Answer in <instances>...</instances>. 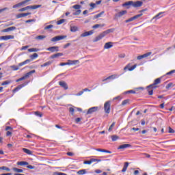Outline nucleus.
Listing matches in <instances>:
<instances>
[{
	"mask_svg": "<svg viewBox=\"0 0 175 175\" xmlns=\"http://www.w3.org/2000/svg\"><path fill=\"white\" fill-rule=\"evenodd\" d=\"M73 9H75V10H79V9L81 8V5L77 4L72 6Z\"/></svg>",
	"mask_w": 175,
	"mask_h": 175,
	"instance_id": "obj_47",
	"label": "nucleus"
},
{
	"mask_svg": "<svg viewBox=\"0 0 175 175\" xmlns=\"http://www.w3.org/2000/svg\"><path fill=\"white\" fill-rule=\"evenodd\" d=\"M29 53H36L39 51V49L37 48H31L28 49Z\"/></svg>",
	"mask_w": 175,
	"mask_h": 175,
	"instance_id": "obj_35",
	"label": "nucleus"
},
{
	"mask_svg": "<svg viewBox=\"0 0 175 175\" xmlns=\"http://www.w3.org/2000/svg\"><path fill=\"white\" fill-rule=\"evenodd\" d=\"M128 166H129V162H125L124 167L122 170V173H125L126 172V169H128Z\"/></svg>",
	"mask_w": 175,
	"mask_h": 175,
	"instance_id": "obj_29",
	"label": "nucleus"
},
{
	"mask_svg": "<svg viewBox=\"0 0 175 175\" xmlns=\"http://www.w3.org/2000/svg\"><path fill=\"white\" fill-rule=\"evenodd\" d=\"M36 70H32L31 71H29V72L26 73L25 76L19 78L16 80V83H18V81H23V80H26V79H28L31 76V75H33V73H36Z\"/></svg>",
	"mask_w": 175,
	"mask_h": 175,
	"instance_id": "obj_5",
	"label": "nucleus"
},
{
	"mask_svg": "<svg viewBox=\"0 0 175 175\" xmlns=\"http://www.w3.org/2000/svg\"><path fill=\"white\" fill-rule=\"evenodd\" d=\"M28 9H31V5L25 7V8H21V9L19 10V12H25V10H28Z\"/></svg>",
	"mask_w": 175,
	"mask_h": 175,
	"instance_id": "obj_37",
	"label": "nucleus"
},
{
	"mask_svg": "<svg viewBox=\"0 0 175 175\" xmlns=\"http://www.w3.org/2000/svg\"><path fill=\"white\" fill-rule=\"evenodd\" d=\"M158 84H161V78H157L154 81V83L150 85V87H154V88H158Z\"/></svg>",
	"mask_w": 175,
	"mask_h": 175,
	"instance_id": "obj_13",
	"label": "nucleus"
},
{
	"mask_svg": "<svg viewBox=\"0 0 175 175\" xmlns=\"http://www.w3.org/2000/svg\"><path fill=\"white\" fill-rule=\"evenodd\" d=\"M63 39H66V36H57L52 38L51 41L52 42H58L59 40H63Z\"/></svg>",
	"mask_w": 175,
	"mask_h": 175,
	"instance_id": "obj_6",
	"label": "nucleus"
},
{
	"mask_svg": "<svg viewBox=\"0 0 175 175\" xmlns=\"http://www.w3.org/2000/svg\"><path fill=\"white\" fill-rule=\"evenodd\" d=\"M156 88H154V86H151V85H148L147 87V91H148V95L151 96L154 94V90H155Z\"/></svg>",
	"mask_w": 175,
	"mask_h": 175,
	"instance_id": "obj_16",
	"label": "nucleus"
},
{
	"mask_svg": "<svg viewBox=\"0 0 175 175\" xmlns=\"http://www.w3.org/2000/svg\"><path fill=\"white\" fill-rule=\"evenodd\" d=\"M12 170L16 174L23 173L24 171L22 169L13 167Z\"/></svg>",
	"mask_w": 175,
	"mask_h": 175,
	"instance_id": "obj_32",
	"label": "nucleus"
},
{
	"mask_svg": "<svg viewBox=\"0 0 175 175\" xmlns=\"http://www.w3.org/2000/svg\"><path fill=\"white\" fill-rule=\"evenodd\" d=\"M100 159H91L90 160L88 161H85L83 162L84 165H91V163H94V162H100Z\"/></svg>",
	"mask_w": 175,
	"mask_h": 175,
	"instance_id": "obj_9",
	"label": "nucleus"
},
{
	"mask_svg": "<svg viewBox=\"0 0 175 175\" xmlns=\"http://www.w3.org/2000/svg\"><path fill=\"white\" fill-rule=\"evenodd\" d=\"M77 173V174H79V175L86 174L87 170H80Z\"/></svg>",
	"mask_w": 175,
	"mask_h": 175,
	"instance_id": "obj_34",
	"label": "nucleus"
},
{
	"mask_svg": "<svg viewBox=\"0 0 175 175\" xmlns=\"http://www.w3.org/2000/svg\"><path fill=\"white\" fill-rule=\"evenodd\" d=\"M163 13H165L164 12H159V14H157L156 16H154L152 19H155L156 20H158V18H159V16H161V14H163Z\"/></svg>",
	"mask_w": 175,
	"mask_h": 175,
	"instance_id": "obj_40",
	"label": "nucleus"
},
{
	"mask_svg": "<svg viewBox=\"0 0 175 175\" xmlns=\"http://www.w3.org/2000/svg\"><path fill=\"white\" fill-rule=\"evenodd\" d=\"M123 8H125L127 6V9H129V6H133V1H129L128 2H125L122 4Z\"/></svg>",
	"mask_w": 175,
	"mask_h": 175,
	"instance_id": "obj_24",
	"label": "nucleus"
},
{
	"mask_svg": "<svg viewBox=\"0 0 175 175\" xmlns=\"http://www.w3.org/2000/svg\"><path fill=\"white\" fill-rule=\"evenodd\" d=\"M142 16H143L142 13L133 16V18H134V20H137V18H139V17H142Z\"/></svg>",
	"mask_w": 175,
	"mask_h": 175,
	"instance_id": "obj_50",
	"label": "nucleus"
},
{
	"mask_svg": "<svg viewBox=\"0 0 175 175\" xmlns=\"http://www.w3.org/2000/svg\"><path fill=\"white\" fill-rule=\"evenodd\" d=\"M134 20H135V19L133 18V17H131V18H130L126 20V21H125V23H131V22H132V21H133Z\"/></svg>",
	"mask_w": 175,
	"mask_h": 175,
	"instance_id": "obj_60",
	"label": "nucleus"
},
{
	"mask_svg": "<svg viewBox=\"0 0 175 175\" xmlns=\"http://www.w3.org/2000/svg\"><path fill=\"white\" fill-rule=\"evenodd\" d=\"M105 12H101L99 14L94 16L95 18H99V17H102V14H103Z\"/></svg>",
	"mask_w": 175,
	"mask_h": 175,
	"instance_id": "obj_49",
	"label": "nucleus"
},
{
	"mask_svg": "<svg viewBox=\"0 0 175 175\" xmlns=\"http://www.w3.org/2000/svg\"><path fill=\"white\" fill-rule=\"evenodd\" d=\"M172 85H173V83H168V84L166 85L165 88H166L167 90H169V88H170V87H172Z\"/></svg>",
	"mask_w": 175,
	"mask_h": 175,
	"instance_id": "obj_64",
	"label": "nucleus"
},
{
	"mask_svg": "<svg viewBox=\"0 0 175 175\" xmlns=\"http://www.w3.org/2000/svg\"><path fill=\"white\" fill-rule=\"evenodd\" d=\"M38 40H43V39H46V36H38L36 38Z\"/></svg>",
	"mask_w": 175,
	"mask_h": 175,
	"instance_id": "obj_43",
	"label": "nucleus"
},
{
	"mask_svg": "<svg viewBox=\"0 0 175 175\" xmlns=\"http://www.w3.org/2000/svg\"><path fill=\"white\" fill-rule=\"evenodd\" d=\"M111 109V101H106L104 104V111L106 114H110V110Z\"/></svg>",
	"mask_w": 175,
	"mask_h": 175,
	"instance_id": "obj_3",
	"label": "nucleus"
},
{
	"mask_svg": "<svg viewBox=\"0 0 175 175\" xmlns=\"http://www.w3.org/2000/svg\"><path fill=\"white\" fill-rule=\"evenodd\" d=\"M126 94H136V92L134 90H129L126 92Z\"/></svg>",
	"mask_w": 175,
	"mask_h": 175,
	"instance_id": "obj_63",
	"label": "nucleus"
},
{
	"mask_svg": "<svg viewBox=\"0 0 175 175\" xmlns=\"http://www.w3.org/2000/svg\"><path fill=\"white\" fill-rule=\"evenodd\" d=\"M151 54H152V52H148L144 55H139L137 57V59H143V58H147V57H150V55H151Z\"/></svg>",
	"mask_w": 175,
	"mask_h": 175,
	"instance_id": "obj_15",
	"label": "nucleus"
},
{
	"mask_svg": "<svg viewBox=\"0 0 175 175\" xmlns=\"http://www.w3.org/2000/svg\"><path fill=\"white\" fill-rule=\"evenodd\" d=\"M10 39H14V36L8 35L0 36V40H10Z\"/></svg>",
	"mask_w": 175,
	"mask_h": 175,
	"instance_id": "obj_11",
	"label": "nucleus"
},
{
	"mask_svg": "<svg viewBox=\"0 0 175 175\" xmlns=\"http://www.w3.org/2000/svg\"><path fill=\"white\" fill-rule=\"evenodd\" d=\"M64 23H65V19H61L57 21V25H61V24H64Z\"/></svg>",
	"mask_w": 175,
	"mask_h": 175,
	"instance_id": "obj_53",
	"label": "nucleus"
},
{
	"mask_svg": "<svg viewBox=\"0 0 175 175\" xmlns=\"http://www.w3.org/2000/svg\"><path fill=\"white\" fill-rule=\"evenodd\" d=\"M31 1H32V0H25V1H21V3H22V5L23 6H25V5H29V3H28L29 2H31Z\"/></svg>",
	"mask_w": 175,
	"mask_h": 175,
	"instance_id": "obj_45",
	"label": "nucleus"
},
{
	"mask_svg": "<svg viewBox=\"0 0 175 175\" xmlns=\"http://www.w3.org/2000/svg\"><path fill=\"white\" fill-rule=\"evenodd\" d=\"M21 6H23V3L21 2V3H18L17 4H15L12 6L13 9H16L17 8H21Z\"/></svg>",
	"mask_w": 175,
	"mask_h": 175,
	"instance_id": "obj_41",
	"label": "nucleus"
},
{
	"mask_svg": "<svg viewBox=\"0 0 175 175\" xmlns=\"http://www.w3.org/2000/svg\"><path fill=\"white\" fill-rule=\"evenodd\" d=\"M31 14V12L18 14L16 16V18H21L23 17H27V16H29Z\"/></svg>",
	"mask_w": 175,
	"mask_h": 175,
	"instance_id": "obj_19",
	"label": "nucleus"
},
{
	"mask_svg": "<svg viewBox=\"0 0 175 175\" xmlns=\"http://www.w3.org/2000/svg\"><path fill=\"white\" fill-rule=\"evenodd\" d=\"M36 70H32L31 71H29V72L26 73L25 76L19 78L16 80V83H18V81H23V80H26V79H28L31 76V75H33V73H36Z\"/></svg>",
	"mask_w": 175,
	"mask_h": 175,
	"instance_id": "obj_4",
	"label": "nucleus"
},
{
	"mask_svg": "<svg viewBox=\"0 0 175 175\" xmlns=\"http://www.w3.org/2000/svg\"><path fill=\"white\" fill-rule=\"evenodd\" d=\"M38 8H40V5H30V9H32V10L38 9Z\"/></svg>",
	"mask_w": 175,
	"mask_h": 175,
	"instance_id": "obj_54",
	"label": "nucleus"
},
{
	"mask_svg": "<svg viewBox=\"0 0 175 175\" xmlns=\"http://www.w3.org/2000/svg\"><path fill=\"white\" fill-rule=\"evenodd\" d=\"M0 170H6V172H10V168L6 166H3L0 167Z\"/></svg>",
	"mask_w": 175,
	"mask_h": 175,
	"instance_id": "obj_42",
	"label": "nucleus"
},
{
	"mask_svg": "<svg viewBox=\"0 0 175 175\" xmlns=\"http://www.w3.org/2000/svg\"><path fill=\"white\" fill-rule=\"evenodd\" d=\"M93 33H94V31L92 30L86 31L81 34V38H85L86 36H90V35H92Z\"/></svg>",
	"mask_w": 175,
	"mask_h": 175,
	"instance_id": "obj_21",
	"label": "nucleus"
},
{
	"mask_svg": "<svg viewBox=\"0 0 175 175\" xmlns=\"http://www.w3.org/2000/svg\"><path fill=\"white\" fill-rule=\"evenodd\" d=\"M51 64H53L52 62H46V63L43 64L42 65H41V68H46V66H50V65H51Z\"/></svg>",
	"mask_w": 175,
	"mask_h": 175,
	"instance_id": "obj_33",
	"label": "nucleus"
},
{
	"mask_svg": "<svg viewBox=\"0 0 175 175\" xmlns=\"http://www.w3.org/2000/svg\"><path fill=\"white\" fill-rule=\"evenodd\" d=\"M129 147H132V145L128 144H122V145L119 146V147L118 148V150H124V149L128 148Z\"/></svg>",
	"mask_w": 175,
	"mask_h": 175,
	"instance_id": "obj_23",
	"label": "nucleus"
},
{
	"mask_svg": "<svg viewBox=\"0 0 175 175\" xmlns=\"http://www.w3.org/2000/svg\"><path fill=\"white\" fill-rule=\"evenodd\" d=\"M34 114L36 116H37L38 117H43V114L42 113H40V112L39 111H35L34 112Z\"/></svg>",
	"mask_w": 175,
	"mask_h": 175,
	"instance_id": "obj_55",
	"label": "nucleus"
},
{
	"mask_svg": "<svg viewBox=\"0 0 175 175\" xmlns=\"http://www.w3.org/2000/svg\"><path fill=\"white\" fill-rule=\"evenodd\" d=\"M47 51H51V53H55L59 51V47L55 46H51L49 48L46 49Z\"/></svg>",
	"mask_w": 175,
	"mask_h": 175,
	"instance_id": "obj_10",
	"label": "nucleus"
},
{
	"mask_svg": "<svg viewBox=\"0 0 175 175\" xmlns=\"http://www.w3.org/2000/svg\"><path fill=\"white\" fill-rule=\"evenodd\" d=\"M23 151L25 154H27V155H32V151H31V150H29V149H27V148H23Z\"/></svg>",
	"mask_w": 175,
	"mask_h": 175,
	"instance_id": "obj_31",
	"label": "nucleus"
},
{
	"mask_svg": "<svg viewBox=\"0 0 175 175\" xmlns=\"http://www.w3.org/2000/svg\"><path fill=\"white\" fill-rule=\"evenodd\" d=\"M12 83L11 81H5L1 83V85H9Z\"/></svg>",
	"mask_w": 175,
	"mask_h": 175,
	"instance_id": "obj_48",
	"label": "nucleus"
},
{
	"mask_svg": "<svg viewBox=\"0 0 175 175\" xmlns=\"http://www.w3.org/2000/svg\"><path fill=\"white\" fill-rule=\"evenodd\" d=\"M114 125H116V122H113L111 126H109V131H113V128H114Z\"/></svg>",
	"mask_w": 175,
	"mask_h": 175,
	"instance_id": "obj_58",
	"label": "nucleus"
},
{
	"mask_svg": "<svg viewBox=\"0 0 175 175\" xmlns=\"http://www.w3.org/2000/svg\"><path fill=\"white\" fill-rule=\"evenodd\" d=\"M126 13H128V11L122 10V11L118 12V14H115V18H120L122 17V16H124V14H126Z\"/></svg>",
	"mask_w": 175,
	"mask_h": 175,
	"instance_id": "obj_12",
	"label": "nucleus"
},
{
	"mask_svg": "<svg viewBox=\"0 0 175 175\" xmlns=\"http://www.w3.org/2000/svg\"><path fill=\"white\" fill-rule=\"evenodd\" d=\"M128 103H129V99H126V100H124L122 102L121 105H122V106H125V105H128Z\"/></svg>",
	"mask_w": 175,
	"mask_h": 175,
	"instance_id": "obj_39",
	"label": "nucleus"
},
{
	"mask_svg": "<svg viewBox=\"0 0 175 175\" xmlns=\"http://www.w3.org/2000/svg\"><path fill=\"white\" fill-rule=\"evenodd\" d=\"M99 27H105V25L96 24L94 26H92V28L93 29H96V28H99Z\"/></svg>",
	"mask_w": 175,
	"mask_h": 175,
	"instance_id": "obj_44",
	"label": "nucleus"
},
{
	"mask_svg": "<svg viewBox=\"0 0 175 175\" xmlns=\"http://www.w3.org/2000/svg\"><path fill=\"white\" fill-rule=\"evenodd\" d=\"M133 8H141V6H143V2L140 1H133Z\"/></svg>",
	"mask_w": 175,
	"mask_h": 175,
	"instance_id": "obj_20",
	"label": "nucleus"
},
{
	"mask_svg": "<svg viewBox=\"0 0 175 175\" xmlns=\"http://www.w3.org/2000/svg\"><path fill=\"white\" fill-rule=\"evenodd\" d=\"M62 55H64V53H55L54 55H52L51 56V58L52 59H54V58H58V57H62Z\"/></svg>",
	"mask_w": 175,
	"mask_h": 175,
	"instance_id": "obj_27",
	"label": "nucleus"
},
{
	"mask_svg": "<svg viewBox=\"0 0 175 175\" xmlns=\"http://www.w3.org/2000/svg\"><path fill=\"white\" fill-rule=\"evenodd\" d=\"M121 100V96H118L115 98H113V100Z\"/></svg>",
	"mask_w": 175,
	"mask_h": 175,
	"instance_id": "obj_62",
	"label": "nucleus"
},
{
	"mask_svg": "<svg viewBox=\"0 0 175 175\" xmlns=\"http://www.w3.org/2000/svg\"><path fill=\"white\" fill-rule=\"evenodd\" d=\"M81 13V10H77L75 12L73 13V16H79Z\"/></svg>",
	"mask_w": 175,
	"mask_h": 175,
	"instance_id": "obj_51",
	"label": "nucleus"
},
{
	"mask_svg": "<svg viewBox=\"0 0 175 175\" xmlns=\"http://www.w3.org/2000/svg\"><path fill=\"white\" fill-rule=\"evenodd\" d=\"M111 47H113V42H106L104 45V49L106 50H109V49H111Z\"/></svg>",
	"mask_w": 175,
	"mask_h": 175,
	"instance_id": "obj_25",
	"label": "nucleus"
},
{
	"mask_svg": "<svg viewBox=\"0 0 175 175\" xmlns=\"http://www.w3.org/2000/svg\"><path fill=\"white\" fill-rule=\"evenodd\" d=\"M27 84H28V83H24L23 84H21V85H18L16 88H15L12 90V92L14 94H16V92H18V91H20V90H21V88H23V87H25V85H27Z\"/></svg>",
	"mask_w": 175,
	"mask_h": 175,
	"instance_id": "obj_8",
	"label": "nucleus"
},
{
	"mask_svg": "<svg viewBox=\"0 0 175 175\" xmlns=\"http://www.w3.org/2000/svg\"><path fill=\"white\" fill-rule=\"evenodd\" d=\"M39 57V55L38 53H33L30 56L31 59H35V58H38Z\"/></svg>",
	"mask_w": 175,
	"mask_h": 175,
	"instance_id": "obj_46",
	"label": "nucleus"
},
{
	"mask_svg": "<svg viewBox=\"0 0 175 175\" xmlns=\"http://www.w3.org/2000/svg\"><path fill=\"white\" fill-rule=\"evenodd\" d=\"M80 62L79 60H68V65H76V64H79Z\"/></svg>",
	"mask_w": 175,
	"mask_h": 175,
	"instance_id": "obj_30",
	"label": "nucleus"
},
{
	"mask_svg": "<svg viewBox=\"0 0 175 175\" xmlns=\"http://www.w3.org/2000/svg\"><path fill=\"white\" fill-rule=\"evenodd\" d=\"M69 111H70V114H71L72 116H73V114L75 113V108H73V107H70V108H69Z\"/></svg>",
	"mask_w": 175,
	"mask_h": 175,
	"instance_id": "obj_57",
	"label": "nucleus"
},
{
	"mask_svg": "<svg viewBox=\"0 0 175 175\" xmlns=\"http://www.w3.org/2000/svg\"><path fill=\"white\" fill-rule=\"evenodd\" d=\"M96 150L98 151L99 152H106L107 154H111V151H109L105 149L97 148L96 149Z\"/></svg>",
	"mask_w": 175,
	"mask_h": 175,
	"instance_id": "obj_28",
	"label": "nucleus"
},
{
	"mask_svg": "<svg viewBox=\"0 0 175 175\" xmlns=\"http://www.w3.org/2000/svg\"><path fill=\"white\" fill-rule=\"evenodd\" d=\"M173 73H175V70H172L166 73L167 76H170L172 75H173Z\"/></svg>",
	"mask_w": 175,
	"mask_h": 175,
	"instance_id": "obj_59",
	"label": "nucleus"
},
{
	"mask_svg": "<svg viewBox=\"0 0 175 175\" xmlns=\"http://www.w3.org/2000/svg\"><path fill=\"white\" fill-rule=\"evenodd\" d=\"M131 64L129 63L124 68V70H126V69H129V72H132V70H135L136 69L137 64H134L133 66L131 67Z\"/></svg>",
	"mask_w": 175,
	"mask_h": 175,
	"instance_id": "obj_7",
	"label": "nucleus"
},
{
	"mask_svg": "<svg viewBox=\"0 0 175 175\" xmlns=\"http://www.w3.org/2000/svg\"><path fill=\"white\" fill-rule=\"evenodd\" d=\"M78 29H79V28H77V27H76V26H72L70 27L71 32H76L78 31Z\"/></svg>",
	"mask_w": 175,
	"mask_h": 175,
	"instance_id": "obj_38",
	"label": "nucleus"
},
{
	"mask_svg": "<svg viewBox=\"0 0 175 175\" xmlns=\"http://www.w3.org/2000/svg\"><path fill=\"white\" fill-rule=\"evenodd\" d=\"M114 31H116V29H114V28L109 29H107V30L104 31L103 32H102L101 33H100L98 36H96V37L93 40V42H99V40L103 39V38H105V36H106V35H109V33H113Z\"/></svg>",
	"mask_w": 175,
	"mask_h": 175,
	"instance_id": "obj_1",
	"label": "nucleus"
},
{
	"mask_svg": "<svg viewBox=\"0 0 175 175\" xmlns=\"http://www.w3.org/2000/svg\"><path fill=\"white\" fill-rule=\"evenodd\" d=\"M16 28L14 26L12 27H10L8 28L4 29L3 30H1L2 33H5V32H11L12 31H16Z\"/></svg>",
	"mask_w": 175,
	"mask_h": 175,
	"instance_id": "obj_18",
	"label": "nucleus"
},
{
	"mask_svg": "<svg viewBox=\"0 0 175 175\" xmlns=\"http://www.w3.org/2000/svg\"><path fill=\"white\" fill-rule=\"evenodd\" d=\"M98 107H93L90 108L86 114H92V113H96V111L98 110Z\"/></svg>",
	"mask_w": 175,
	"mask_h": 175,
	"instance_id": "obj_17",
	"label": "nucleus"
},
{
	"mask_svg": "<svg viewBox=\"0 0 175 175\" xmlns=\"http://www.w3.org/2000/svg\"><path fill=\"white\" fill-rule=\"evenodd\" d=\"M16 165H18V166H28L29 163L27 161H18Z\"/></svg>",
	"mask_w": 175,
	"mask_h": 175,
	"instance_id": "obj_26",
	"label": "nucleus"
},
{
	"mask_svg": "<svg viewBox=\"0 0 175 175\" xmlns=\"http://www.w3.org/2000/svg\"><path fill=\"white\" fill-rule=\"evenodd\" d=\"M31 62V59H28L24 61L23 62H21L18 64V66L13 65L11 66L10 68L12 70H18L20 69V66H23V65H27V64H29Z\"/></svg>",
	"mask_w": 175,
	"mask_h": 175,
	"instance_id": "obj_2",
	"label": "nucleus"
},
{
	"mask_svg": "<svg viewBox=\"0 0 175 175\" xmlns=\"http://www.w3.org/2000/svg\"><path fill=\"white\" fill-rule=\"evenodd\" d=\"M175 133V131L172 129V127L169 126L168 127V133Z\"/></svg>",
	"mask_w": 175,
	"mask_h": 175,
	"instance_id": "obj_56",
	"label": "nucleus"
},
{
	"mask_svg": "<svg viewBox=\"0 0 175 175\" xmlns=\"http://www.w3.org/2000/svg\"><path fill=\"white\" fill-rule=\"evenodd\" d=\"M59 85H60L62 88H64V90H68V88H69V87L68 86V83H66L65 81H59Z\"/></svg>",
	"mask_w": 175,
	"mask_h": 175,
	"instance_id": "obj_14",
	"label": "nucleus"
},
{
	"mask_svg": "<svg viewBox=\"0 0 175 175\" xmlns=\"http://www.w3.org/2000/svg\"><path fill=\"white\" fill-rule=\"evenodd\" d=\"M118 76L117 75H111V76L107 77L105 79H103V81L105 82L107 80H114L116 79H118Z\"/></svg>",
	"mask_w": 175,
	"mask_h": 175,
	"instance_id": "obj_22",
	"label": "nucleus"
},
{
	"mask_svg": "<svg viewBox=\"0 0 175 175\" xmlns=\"http://www.w3.org/2000/svg\"><path fill=\"white\" fill-rule=\"evenodd\" d=\"M90 6H91V9H95L96 6V4L95 3H91L90 4Z\"/></svg>",
	"mask_w": 175,
	"mask_h": 175,
	"instance_id": "obj_61",
	"label": "nucleus"
},
{
	"mask_svg": "<svg viewBox=\"0 0 175 175\" xmlns=\"http://www.w3.org/2000/svg\"><path fill=\"white\" fill-rule=\"evenodd\" d=\"M118 139H120V137H118L117 135H112L111 136L112 142H117V140H118Z\"/></svg>",
	"mask_w": 175,
	"mask_h": 175,
	"instance_id": "obj_36",
	"label": "nucleus"
},
{
	"mask_svg": "<svg viewBox=\"0 0 175 175\" xmlns=\"http://www.w3.org/2000/svg\"><path fill=\"white\" fill-rule=\"evenodd\" d=\"M53 27H54V25H49L45 27L44 29L45 31H47V29H51V28H53Z\"/></svg>",
	"mask_w": 175,
	"mask_h": 175,
	"instance_id": "obj_52",
	"label": "nucleus"
}]
</instances>
